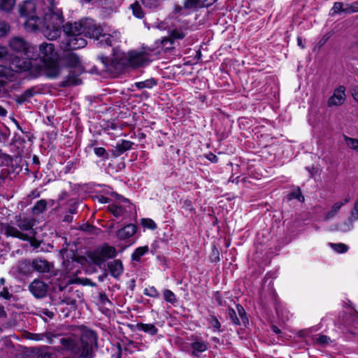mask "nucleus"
Instances as JSON below:
<instances>
[{
	"mask_svg": "<svg viewBox=\"0 0 358 358\" xmlns=\"http://www.w3.org/2000/svg\"><path fill=\"white\" fill-rule=\"evenodd\" d=\"M62 27L64 33H70L74 28L75 31H80L84 37L94 40H99L103 31V28L90 18L81 19L74 23L67 22L63 24Z\"/></svg>",
	"mask_w": 358,
	"mask_h": 358,
	"instance_id": "nucleus-1",
	"label": "nucleus"
},
{
	"mask_svg": "<svg viewBox=\"0 0 358 358\" xmlns=\"http://www.w3.org/2000/svg\"><path fill=\"white\" fill-rule=\"evenodd\" d=\"M96 59L102 64L101 71L110 73H121L125 69L130 68L129 62V52L113 54V57L105 56L103 54L97 55Z\"/></svg>",
	"mask_w": 358,
	"mask_h": 358,
	"instance_id": "nucleus-2",
	"label": "nucleus"
},
{
	"mask_svg": "<svg viewBox=\"0 0 358 358\" xmlns=\"http://www.w3.org/2000/svg\"><path fill=\"white\" fill-rule=\"evenodd\" d=\"M97 341L98 336L95 331L83 327L76 356L78 358H93V348L97 347Z\"/></svg>",
	"mask_w": 358,
	"mask_h": 358,
	"instance_id": "nucleus-3",
	"label": "nucleus"
},
{
	"mask_svg": "<svg viewBox=\"0 0 358 358\" xmlns=\"http://www.w3.org/2000/svg\"><path fill=\"white\" fill-rule=\"evenodd\" d=\"M117 255L115 248L107 243L101 244L87 253V257L91 263L99 268L104 265L107 260L115 258Z\"/></svg>",
	"mask_w": 358,
	"mask_h": 358,
	"instance_id": "nucleus-4",
	"label": "nucleus"
},
{
	"mask_svg": "<svg viewBox=\"0 0 358 358\" xmlns=\"http://www.w3.org/2000/svg\"><path fill=\"white\" fill-rule=\"evenodd\" d=\"M35 10V6L34 3L27 0L24 1V3L20 6L19 13L20 16L27 17V20L24 22V28L28 31H35L38 30V27L36 24L39 17L36 15H31L30 11Z\"/></svg>",
	"mask_w": 358,
	"mask_h": 358,
	"instance_id": "nucleus-5",
	"label": "nucleus"
},
{
	"mask_svg": "<svg viewBox=\"0 0 358 358\" xmlns=\"http://www.w3.org/2000/svg\"><path fill=\"white\" fill-rule=\"evenodd\" d=\"M33 267L34 272L41 274H48L49 275H47V279L49 280H50L52 277H55L59 273V271L55 268L52 263L40 257L33 259Z\"/></svg>",
	"mask_w": 358,
	"mask_h": 358,
	"instance_id": "nucleus-6",
	"label": "nucleus"
},
{
	"mask_svg": "<svg viewBox=\"0 0 358 358\" xmlns=\"http://www.w3.org/2000/svg\"><path fill=\"white\" fill-rule=\"evenodd\" d=\"M67 36L64 43V48L68 50H73L85 47L87 44L86 39L80 31H75L74 28L70 33H65Z\"/></svg>",
	"mask_w": 358,
	"mask_h": 358,
	"instance_id": "nucleus-7",
	"label": "nucleus"
},
{
	"mask_svg": "<svg viewBox=\"0 0 358 358\" xmlns=\"http://www.w3.org/2000/svg\"><path fill=\"white\" fill-rule=\"evenodd\" d=\"M31 55L33 56V59H30L31 60L40 59L41 62H43L45 59H52L59 55L55 50L54 44L44 42L39 45L38 50L36 48L32 50Z\"/></svg>",
	"mask_w": 358,
	"mask_h": 358,
	"instance_id": "nucleus-8",
	"label": "nucleus"
},
{
	"mask_svg": "<svg viewBox=\"0 0 358 358\" xmlns=\"http://www.w3.org/2000/svg\"><path fill=\"white\" fill-rule=\"evenodd\" d=\"M10 49L17 52L22 53L27 59H33L31 55L32 50L36 49V46L31 45L23 38L15 36L9 42Z\"/></svg>",
	"mask_w": 358,
	"mask_h": 358,
	"instance_id": "nucleus-9",
	"label": "nucleus"
},
{
	"mask_svg": "<svg viewBox=\"0 0 358 358\" xmlns=\"http://www.w3.org/2000/svg\"><path fill=\"white\" fill-rule=\"evenodd\" d=\"M43 66L44 73L49 79H55L61 73L62 66L59 55L41 62Z\"/></svg>",
	"mask_w": 358,
	"mask_h": 358,
	"instance_id": "nucleus-10",
	"label": "nucleus"
},
{
	"mask_svg": "<svg viewBox=\"0 0 358 358\" xmlns=\"http://www.w3.org/2000/svg\"><path fill=\"white\" fill-rule=\"evenodd\" d=\"M148 56V53L143 51H129V67L132 69H136L148 66L151 62Z\"/></svg>",
	"mask_w": 358,
	"mask_h": 358,
	"instance_id": "nucleus-11",
	"label": "nucleus"
},
{
	"mask_svg": "<svg viewBox=\"0 0 358 358\" xmlns=\"http://www.w3.org/2000/svg\"><path fill=\"white\" fill-rule=\"evenodd\" d=\"M62 67L71 69H80L81 61L80 57L71 50L64 49L61 55H59Z\"/></svg>",
	"mask_w": 358,
	"mask_h": 358,
	"instance_id": "nucleus-12",
	"label": "nucleus"
},
{
	"mask_svg": "<svg viewBox=\"0 0 358 358\" xmlns=\"http://www.w3.org/2000/svg\"><path fill=\"white\" fill-rule=\"evenodd\" d=\"M190 341H192L190 343V355L195 358H199L201 354L208 350L210 348L208 341L203 340L202 338L196 335H192Z\"/></svg>",
	"mask_w": 358,
	"mask_h": 358,
	"instance_id": "nucleus-13",
	"label": "nucleus"
},
{
	"mask_svg": "<svg viewBox=\"0 0 358 358\" xmlns=\"http://www.w3.org/2000/svg\"><path fill=\"white\" fill-rule=\"evenodd\" d=\"M48 287L47 283L36 278L29 285L28 289L35 299H41L46 297Z\"/></svg>",
	"mask_w": 358,
	"mask_h": 358,
	"instance_id": "nucleus-14",
	"label": "nucleus"
},
{
	"mask_svg": "<svg viewBox=\"0 0 358 358\" xmlns=\"http://www.w3.org/2000/svg\"><path fill=\"white\" fill-rule=\"evenodd\" d=\"M52 17H55L58 21V23L49 24L46 25V32H48V36L50 39H56L60 36L61 34V24L64 22V17L62 12L53 13Z\"/></svg>",
	"mask_w": 358,
	"mask_h": 358,
	"instance_id": "nucleus-15",
	"label": "nucleus"
},
{
	"mask_svg": "<svg viewBox=\"0 0 358 358\" xmlns=\"http://www.w3.org/2000/svg\"><path fill=\"white\" fill-rule=\"evenodd\" d=\"M134 145V143L125 139L119 140L115 146L113 147L110 152L111 153V157L113 158H117L122 155H123L127 151L132 149V146Z\"/></svg>",
	"mask_w": 358,
	"mask_h": 358,
	"instance_id": "nucleus-16",
	"label": "nucleus"
},
{
	"mask_svg": "<svg viewBox=\"0 0 358 358\" xmlns=\"http://www.w3.org/2000/svg\"><path fill=\"white\" fill-rule=\"evenodd\" d=\"M345 100V87L343 85H339L333 92V94L329 98L327 105L329 107L333 106H341Z\"/></svg>",
	"mask_w": 358,
	"mask_h": 358,
	"instance_id": "nucleus-17",
	"label": "nucleus"
},
{
	"mask_svg": "<svg viewBox=\"0 0 358 358\" xmlns=\"http://www.w3.org/2000/svg\"><path fill=\"white\" fill-rule=\"evenodd\" d=\"M2 229L4 230V235L7 237L17 238L24 241H29V236L27 234L20 232L16 227L8 223L2 224Z\"/></svg>",
	"mask_w": 358,
	"mask_h": 358,
	"instance_id": "nucleus-18",
	"label": "nucleus"
},
{
	"mask_svg": "<svg viewBox=\"0 0 358 358\" xmlns=\"http://www.w3.org/2000/svg\"><path fill=\"white\" fill-rule=\"evenodd\" d=\"M107 268L110 275L114 278L118 280L124 273V266L122 262L119 259H115L107 263Z\"/></svg>",
	"mask_w": 358,
	"mask_h": 358,
	"instance_id": "nucleus-19",
	"label": "nucleus"
},
{
	"mask_svg": "<svg viewBox=\"0 0 358 358\" xmlns=\"http://www.w3.org/2000/svg\"><path fill=\"white\" fill-rule=\"evenodd\" d=\"M137 229L138 227L135 224H128L118 229L115 233V236L119 240L124 241L136 234Z\"/></svg>",
	"mask_w": 358,
	"mask_h": 358,
	"instance_id": "nucleus-20",
	"label": "nucleus"
},
{
	"mask_svg": "<svg viewBox=\"0 0 358 358\" xmlns=\"http://www.w3.org/2000/svg\"><path fill=\"white\" fill-rule=\"evenodd\" d=\"M33 259H23L18 262L17 273L22 276H29L34 273Z\"/></svg>",
	"mask_w": 358,
	"mask_h": 358,
	"instance_id": "nucleus-21",
	"label": "nucleus"
},
{
	"mask_svg": "<svg viewBox=\"0 0 358 358\" xmlns=\"http://www.w3.org/2000/svg\"><path fill=\"white\" fill-rule=\"evenodd\" d=\"M350 200V198L349 196H348L343 199V201L336 202L331 207V209L324 215V220L327 221L333 218L338 213L342 206L348 203Z\"/></svg>",
	"mask_w": 358,
	"mask_h": 358,
	"instance_id": "nucleus-22",
	"label": "nucleus"
},
{
	"mask_svg": "<svg viewBox=\"0 0 358 358\" xmlns=\"http://www.w3.org/2000/svg\"><path fill=\"white\" fill-rule=\"evenodd\" d=\"M80 71L78 74H75L73 71L71 69L69 73L66 77V79L62 81L59 86L62 87H66L69 86H76L82 83V80L78 78V76L81 73Z\"/></svg>",
	"mask_w": 358,
	"mask_h": 358,
	"instance_id": "nucleus-23",
	"label": "nucleus"
},
{
	"mask_svg": "<svg viewBox=\"0 0 358 358\" xmlns=\"http://www.w3.org/2000/svg\"><path fill=\"white\" fill-rule=\"evenodd\" d=\"M349 3H344L341 1H336L334 3L332 8L330 9L329 15L334 16L335 15H341L344 13L350 15Z\"/></svg>",
	"mask_w": 358,
	"mask_h": 358,
	"instance_id": "nucleus-24",
	"label": "nucleus"
},
{
	"mask_svg": "<svg viewBox=\"0 0 358 358\" xmlns=\"http://www.w3.org/2000/svg\"><path fill=\"white\" fill-rule=\"evenodd\" d=\"M136 329L137 331H143L151 336L157 335L159 331L158 328L151 323L138 322L136 324Z\"/></svg>",
	"mask_w": 358,
	"mask_h": 358,
	"instance_id": "nucleus-25",
	"label": "nucleus"
},
{
	"mask_svg": "<svg viewBox=\"0 0 358 358\" xmlns=\"http://www.w3.org/2000/svg\"><path fill=\"white\" fill-rule=\"evenodd\" d=\"M59 343L65 350H69L76 356L78 350V342L71 338L62 337L59 339Z\"/></svg>",
	"mask_w": 358,
	"mask_h": 358,
	"instance_id": "nucleus-26",
	"label": "nucleus"
},
{
	"mask_svg": "<svg viewBox=\"0 0 358 358\" xmlns=\"http://www.w3.org/2000/svg\"><path fill=\"white\" fill-rule=\"evenodd\" d=\"M107 211L110 213L115 217H123L127 212L126 209L116 203H111L107 207Z\"/></svg>",
	"mask_w": 358,
	"mask_h": 358,
	"instance_id": "nucleus-27",
	"label": "nucleus"
},
{
	"mask_svg": "<svg viewBox=\"0 0 358 358\" xmlns=\"http://www.w3.org/2000/svg\"><path fill=\"white\" fill-rule=\"evenodd\" d=\"M149 252L148 245L140 246L136 248L131 255V262H139L141 258Z\"/></svg>",
	"mask_w": 358,
	"mask_h": 358,
	"instance_id": "nucleus-28",
	"label": "nucleus"
},
{
	"mask_svg": "<svg viewBox=\"0 0 358 358\" xmlns=\"http://www.w3.org/2000/svg\"><path fill=\"white\" fill-rule=\"evenodd\" d=\"M157 85V80L153 78L146 79L143 81L136 82L133 86L136 87L138 90L142 89H152Z\"/></svg>",
	"mask_w": 358,
	"mask_h": 358,
	"instance_id": "nucleus-29",
	"label": "nucleus"
},
{
	"mask_svg": "<svg viewBox=\"0 0 358 358\" xmlns=\"http://www.w3.org/2000/svg\"><path fill=\"white\" fill-rule=\"evenodd\" d=\"M94 153L101 161L103 162L108 161L111 157L110 150L107 151L103 147H94Z\"/></svg>",
	"mask_w": 358,
	"mask_h": 358,
	"instance_id": "nucleus-30",
	"label": "nucleus"
},
{
	"mask_svg": "<svg viewBox=\"0 0 358 358\" xmlns=\"http://www.w3.org/2000/svg\"><path fill=\"white\" fill-rule=\"evenodd\" d=\"M130 8L132 10L133 15L138 19H143L145 16V13L138 1H136L130 5Z\"/></svg>",
	"mask_w": 358,
	"mask_h": 358,
	"instance_id": "nucleus-31",
	"label": "nucleus"
},
{
	"mask_svg": "<svg viewBox=\"0 0 358 358\" xmlns=\"http://www.w3.org/2000/svg\"><path fill=\"white\" fill-rule=\"evenodd\" d=\"M184 37L185 34L183 33L180 32L176 29H174L171 31L170 37L164 38L162 40V43L164 45H166L167 43H169L170 45H173L176 39H182Z\"/></svg>",
	"mask_w": 358,
	"mask_h": 358,
	"instance_id": "nucleus-32",
	"label": "nucleus"
},
{
	"mask_svg": "<svg viewBox=\"0 0 358 358\" xmlns=\"http://www.w3.org/2000/svg\"><path fill=\"white\" fill-rule=\"evenodd\" d=\"M47 208V201L45 199L37 201L31 208L32 213L38 215L43 213Z\"/></svg>",
	"mask_w": 358,
	"mask_h": 358,
	"instance_id": "nucleus-33",
	"label": "nucleus"
},
{
	"mask_svg": "<svg viewBox=\"0 0 358 358\" xmlns=\"http://www.w3.org/2000/svg\"><path fill=\"white\" fill-rule=\"evenodd\" d=\"M208 322L210 327L213 328V332L223 331V330L221 329V323L215 315H210L208 318Z\"/></svg>",
	"mask_w": 358,
	"mask_h": 358,
	"instance_id": "nucleus-34",
	"label": "nucleus"
},
{
	"mask_svg": "<svg viewBox=\"0 0 358 358\" xmlns=\"http://www.w3.org/2000/svg\"><path fill=\"white\" fill-rule=\"evenodd\" d=\"M163 296L165 301L172 305H175L177 302L176 294L169 289H165L163 290Z\"/></svg>",
	"mask_w": 358,
	"mask_h": 358,
	"instance_id": "nucleus-35",
	"label": "nucleus"
},
{
	"mask_svg": "<svg viewBox=\"0 0 358 358\" xmlns=\"http://www.w3.org/2000/svg\"><path fill=\"white\" fill-rule=\"evenodd\" d=\"M236 309L240 317V321L241 320L243 324L246 327L249 324V320L244 308L241 304L238 303L236 305Z\"/></svg>",
	"mask_w": 358,
	"mask_h": 358,
	"instance_id": "nucleus-36",
	"label": "nucleus"
},
{
	"mask_svg": "<svg viewBox=\"0 0 358 358\" xmlns=\"http://www.w3.org/2000/svg\"><path fill=\"white\" fill-rule=\"evenodd\" d=\"M287 199L289 200L297 199L300 202H303L305 200L304 196L302 194L301 188L299 187H297L296 189L290 192L287 194Z\"/></svg>",
	"mask_w": 358,
	"mask_h": 358,
	"instance_id": "nucleus-37",
	"label": "nucleus"
},
{
	"mask_svg": "<svg viewBox=\"0 0 358 358\" xmlns=\"http://www.w3.org/2000/svg\"><path fill=\"white\" fill-rule=\"evenodd\" d=\"M99 43L101 46L111 47L113 45V36L110 34H103L102 32L100 35V38L98 40Z\"/></svg>",
	"mask_w": 358,
	"mask_h": 358,
	"instance_id": "nucleus-38",
	"label": "nucleus"
},
{
	"mask_svg": "<svg viewBox=\"0 0 358 358\" xmlns=\"http://www.w3.org/2000/svg\"><path fill=\"white\" fill-rule=\"evenodd\" d=\"M227 317L231 320L233 324L237 326L241 325V321L237 317L236 313L233 308L229 307L227 310Z\"/></svg>",
	"mask_w": 358,
	"mask_h": 358,
	"instance_id": "nucleus-39",
	"label": "nucleus"
},
{
	"mask_svg": "<svg viewBox=\"0 0 358 358\" xmlns=\"http://www.w3.org/2000/svg\"><path fill=\"white\" fill-rule=\"evenodd\" d=\"M209 260L213 263H217L220 261V252L215 245H212Z\"/></svg>",
	"mask_w": 358,
	"mask_h": 358,
	"instance_id": "nucleus-40",
	"label": "nucleus"
},
{
	"mask_svg": "<svg viewBox=\"0 0 358 358\" xmlns=\"http://www.w3.org/2000/svg\"><path fill=\"white\" fill-rule=\"evenodd\" d=\"M141 224L143 228L150 230H155L157 228V224L151 218H142L141 220Z\"/></svg>",
	"mask_w": 358,
	"mask_h": 358,
	"instance_id": "nucleus-41",
	"label": "nucleus"
},
{
	"mask_svg": "<svg viewBox=\"0 0 358 358\" xmlns=\"http://www.w3.org/2000/svg\"><path fill=\"white\" fill-rule=\"evenodd\" d=\"M12 143L13 145H16L17 148H20V147L24 148V144L26 143V139L24 137L22 136L20 134L15 132L12 138Z\"/></svg>",
	"mask_w": 358,
	"mask_h": 358,
	"instance_id": "nucleus-42",
	"label": "nucleus"
},
{
	"mask_svg": "<svg viewBox=\"0 0 358 358\" xmlns=\"http://www.w3.org/2000/svg\"><path fill=\"white\" fill-rule=\"evenodd\" d=\"M15 4V0H0V9L10 11Z\"/></svg>",
	"mask_w": 358,
	"mask_h": 358,
	"instance_id": "nucleus-43",
	"label": "nucleus"
},
{
	"mask_svg": "<svg viewBox=\"0 0 358 358\" xmlns=\"http://www.w3.org/2000/svg\"><path fill=\"white\" fill-rule=\"evenodd\" d=\"M143 294L155 299L159 297V293L154 286H149L148 287L145 288L143 290Z\"/></svg>",
	"mask_w": 358,
	"mask_h": 358,
	"instance_id": "nucleus-44",
	"label": "nucleus"
},
{
	"mask_svg": "<svg viewBox=\"0 0 358 358\" xmlns=\"http://www.w3.org/2000/svg\"><path fill=\"white\" fill-rule=\"evenodd\" d=\"M181 203L182 208L184 209L185 211H188L194 214L196 213V209L194 207V203L190 199H186Z\"/></svg>",
	"mask_w": 358,
	"mask_h": 358,
	"instance_id": "nucleus-45",
	"label": "nucleus"
},
{
	"mask_svg": "<svg viewBox=\"0 0 358 358\" xmlns=\"http://www.w3.org/2000/svg\"><path fill=\"white\" fill-rule=\"evenodd\" d=\"M330 245L331 247L338 253H345L349 250V247L345 243H331Z\"/></svg>",
	"mask_w": 358,
	"mask_h": 358,
	"instance_id": "nucleus-46",
	"label": "nucleus"
},
{
	"mask_svg": "<svg viewBox=\"0 0 358 358\" xmlns=\"http://www.w3.org/2000/svg\"><path fill=\"white\" fill-rule=\"evenodd\" d=\"M143 5L150 9H156L160 6V0H141Z\"/></svg>",
	"mask_w": 358,
	"mask_h": 358,
	"instance_id": "nucleus-47",
	"label": "nucleus"
},
{
	"mask_svg": "<svg viewBox=\"0 0 358 358\" xmlns=\"http://www.w3.org/2000/svg\"><path fill=\"white\" fill-rule=\"evenodd\" d=\"M343 138H344L347 145L350 148L355 150V149L358 146V139L349 137L345 134L343 135Z\"/></svg>",
	"mask_w": 358,
	"mask_h": 358,
	"instance_id": "nucleus-48",
	"label": "nucleus"
},
{
	"mask_svg": "<svg viewBox=\"0 0 358 358\" xmlns=\"http://www.w3.org/2000/svg\"><path fill=\"white\" fill-rule=\"evenodd\" d=\"M17 226L22 231H29L33 227V224L27 219L20 220Z\"/></svg>",
	"mask_w": 358,
	"mask_h": 358,
	"instance_id": "nucleus-49",
	"label": "nucleus"
},
{
	"mask_svg": "<svg viewBox=\"0 0 358 358\" xmlns=\"http://www.w3.org/2000/svg\"><path fill=\"white\" fill-rule=\"evenodd\" d=\"M213 298L216 301L218 306H224L226 305V301L223 299L220 291L214 292L213 294Z\"/></svg>",
	"mask_w": 358,
	"mask_h": 358,
	"instance_id": "nucleus-50",
	"label": "nucleus"
},
{
	"mask_svg": "<svg viewBox=\"0 0 358 358\" xmlns=\"http://www.w3.org/2000/svg\"><path fill=\"white\" fill-rule=\"evenodd\" d=\"M13 76L12 71L6 66L0 65V78H9Z\"/></svg>",
	"mask_w": 358,
	"mask_h": 358,
	"instance_id": "nucleus-51",
	"label": "nucleus"
},
{
	"mask_svg": "<svg viewBox=\"0 0 358 358\" xmlns=\"http://www.w3.org/2000/svg\"><path fill=\"white\" fill-rule=\"evenodd\" d=\"M10 31V25L5 21H0V38L4 37Z\"/></svg>",
	"mask_w": 358,
	"mask_h": 358,
	"instance_id": "nucleus-52",
	"label": "nucleus"
},
{
	"mask_svg": "<svg viewBox=\"0 0 358 358\" xmlns=\"http://www.w3.org/2000/svg\"><path fill=\"white\" fill-rule=\"evenodd\" d=\"M331 342V338L326 335H319L316 338V343L321 346H326Z\"/></svg>",
	"mask_w": 358,
	"mask_h": 358,
	"instance_id": "nucleus-53",
	"label": "nucleus"
},
{
	"mask_svg": "<svg viewBox=\"0 0 358 358\" xmlns=\"http://www.w3.org/2000/svg\"><path fill=\"white\" fill-rule=\"evenodd\" d=\"M0 298H2L7 301H10L12 298H13V294L10 293L8 287H4L0 292Z\"/></svg>",
	"mask_w": 358,
	"mask_h": 358,
	"instance_id": "nucleus-54",
	"label": "nucleus"
},
{
	"mask_svg": "<svg viewBox=\"0 0 358 358\" xmlns=\"http://www.w3.org/2000/svg\"><path fill=\"white\" fill-rule=\"evenodd\" d=\"M78 163V159H75L73 161H69V162H67L64 169V173H69L71 172H73V167L74 166Z\"/></svg>",
	"mask_w": 358,
	"mask_h": 358,
	"instance_id": "nucleus-55",
	"label": "nucleus"
},
{
	"mask_svg": "<svg viewBox=\"0 0 358 358\" xmlns=\"http://www.w3.org/2000/svg\"><path fill=\"white\" fill-rule=\"evenodd\" d=\"M350 220H358V199L355 201L354 207L351 210Z\"/></svg>",
	"mask_w": 358,
	"mask_h": 358,
	"instance_id": "nucleus-56",
	"label": "nucleus"
},
{
	"mask_svg": "<svg viewBox=\"0 0 358 358\" xmlns=\"http://www.w3.org/2000/svg\"><path fill=\"white\" fill-rule=\"evenodd\" d=\"M80 229L82 231H85V232L94 233V231L95 229H96V227L95 226L88 223V222H86V223L83 224L80 227Z\"/></svg>",
	"mask_w": 358,
	"mask_h": 358,
	"instance_id": "nucleus-57",
	"label": "nucleus"
},
{
	"mask_svg": "<svg viewBox=\"0 0 358 358\" xmlns=\"http://www.w3.org/2000/svg\"><path fill=\"white\" fill-rule=\"evenodd\" d=\"M110 195H111V196L115 198L116 200L121 201V202L127 203L129 204V206H131V203H130L129 199L124 197L122 195L119 194L118 193H117L115 192H111Z\"/></svg>",
	"mask_w": 358,
	"mask_h": 358,
	"instance_id": "nucleus-58",
	"label": "nucleus"
},
{
	"mask_svg": "<svg viewBox=\"0 0 358 358\" xmlns=\"http://www.w3.org/2000/svg\"><path fill=\"white\" fill-rule=\"evenodd\" d=\"M99 300L101 304L106 305V303L112 304V302L108 297V295L105 292H100L99 294Z\"/></svg>",
	"mask_w": 358,
	"mask_h": 358,
	"instance_id": "nucleus-59",
	"label": "nucleus"
},
{
	"mask_svg": "<svg viewBox=\"0 0 358 358\" xmlns=\"http://www.w3.org/2000/svg\"><path fill=\"white\" fill-rule=\"evenodd\" d=\"M199 0H185L184 7L185 8H194L199 6Z\"/></svg>",
	"mask_w": 358,
	"mask_h": 358,
	"instance_id": "nucleus-60",
	"label": "nucleus"
},
{
	"mask_svg": "<svg viewBox=\"0 0 358 358\" xmlns=\"http://www.w3.org/2000/svg\"><path fill=\"white\" fill-rule=\"evenodd\" d=\"M36 355L37 358H52V354L51 352L41 349L37 350Z\"/></svg>",
	"mask_w": 358,
	"mask_h": 358,
	"instance_id": "nucleus-61",
	"label": "nucleus"
},
{
	"mask_svg": "<svg viewBox=\"0 0 358 358\" xmlns=\"http://www.w3.org/2000/svg\"><path fill=\"white\" fill-rule=\"evenodd\" d=\"M60 303L70 305L74 308H76V300L71 297H64L61 300Z\"/></svg>",
	"mask_w": 358,
	"mask_h": 358,
	"instance_id": "nucleus-62",
	"label": "nucleus"
},
{
	"mask_svg": "<svg viewBox=\"0 0 358 358\" xmlns=\"http://www.w3.org/2000/svg\"><path fill=\"white\" fill-rule=\"evenodd\" d=\"M79 203L76 201H73V203H71L69 205V207L68 208L67 213L75 215L78 213V206Z\"/></svg>",
	"mask_w": 358,
	"mask_h": 358,
	"instance_id": "nucleus-63",
	"label": "nucleus"
},
{
	"mask_svg": "<svg viewBox=\"0 0 358 358\" xmlns=\"http://www.w3.org/2000/svg\"><path fill=\"white\" fill-rule=\"evenodd\" d=\"M349 8L350 14L354 13H358V0L354 1L351 3H349Z\"/></svg>",
	"mask_w": 358,
	"mask_h": 358,
	"instance_id": "nucleus-64",
	"label": "nucleus"
}]
</instances>
